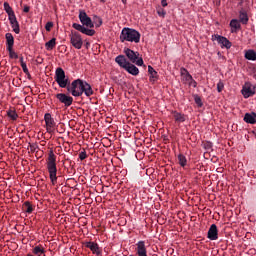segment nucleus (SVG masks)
I'll use <instances>...</instances> for the list:
<instances>
[{"label":"nucleus","mask_w":256,"mask_h":256,"mask_svg":"<svg viewBox=\"0 0 256 256\" xmlns=\"http://www.w3.org/2000/svg\"><path fill=\"white\" fill-rule=\"evenodd\" d=\"M189 85H191L192 87H197V81H195L194 79L192 81L189 82Z\"/></svg>","instance_id":"nucleus-41"},{"label":"nucleus","mask_w":256,"mask_h":256,"mask_svg":"<svg viewBox=\"0 0 256 256\" xmlns=\"http://www.w3.org/2000/svg\"><path fill=\"white\" fill-rule=\"evenodd\" d=\"M203 147L206 151H210V149H213V143L206 141L203 143Z\"/></svg>","instance_id":"nucleus-32"},{"label":"nucleus","mask_w":256,"mask_h":256,"mask_svg":"<svg viewBox=\"0 0 256 256\" xmlns=\"http://www.w3.org/2000/svg\"><path fill=\"white\" fill-rule=\"evenodd\" d=\"M184 71H186V73H187V70H186V69H184Z\"/></svg>","instance_id":"nucleus-50"},{"label":"nucleus","mask_w":256,"mask_h":256,"mask_svg":"<svg viewBox=\"0 0 256 256\" xmlns=\"http://www.w3.org/2000/svg\"><path fill=\"white\" fill-rule=\"evenodd\" d=\"M207 237L210 241H217L219 239V230L217 229V225L212 224L210 226Z\"/></svg>","instance_id":"nucleus-11"},{"label":"nucleus","mask_w":256,"mask_h":256,"mask_svg":"<svg viewBox=\"0 0 256 256\" xmlns=\"http://www.w3.org/2000/svg\"><path fill=\"white\" fill-rule=\"evenodd\" d=\"M23 63H25V62L23 61V56H20V65H23Z\"/></svg>","instance_id":"nucleus-45"},{"label":"nucleus","mask_w":256,"mask_h":256,"mask_svg":"<svg viewBox=\"0 0 256 256\" xmlns=\"http://www.w3.org/2000/svg\"><path fill=\"white\" fill-rule=\"evenodd\" d=\"M21 67L25 75H29V68H27V64L25 62H22Z\"/></svg>","instance_id":"nucleus-35"},{"label":"nucleus","mask_w":256,"mask_h":256,"mask_svg":"<svg viewBox=\"0 0 256 256\" xmlns=\"http://www.w3.org/2000/svg\"><path fill=\"white\" fill-rule=\"evenodd\" d=\"M11 27H14L15 25L19 24V21H17V16H10L9 18Z\"/></svg>","instance_id":"nucleus-30"},{"label":"nucleus","mask_w":256,"mask_h":256,"mask_svg":"<svg viewBox=\"0 0 256 256\" xmlns=\"http://www.w3.org/2000/svg\"><path fill=\"white\" fill-rule=\"evenodd\" d=\"M250 69H251L252 77H253L254 79H256V67H252V68H250Z\"/></svg>","instance_id":"nucleus-40"},{"label":"nucleus","mask_w":256,"mask_h":256,"mask_svg":"<svg viewBox=\"0 0 256 256\" xmlns=\"http://www.w3.org/2000/svg\"><path fill=\"white\" fill-rule=\"evenodd\" d=\"M86 95V97H91L95 92L93 91V88L91 87V84L87 83V81L83 82L82 87V95Z\"/></svg>","instance_id":"nucleus-15"},{"label":"nucleus","mask_w":256,"mask_h":256,"mask_svg":"<svg viewBox=\"0 0 256 256\" xmlns=\"http://www.w3.org/2000/svg\"><path fill=\"white\" fill-rule=\"evenodd\" d=\"M100 1H101V3H105L106 0H100Z\"/></svg>","instance_id":"nucleus-47"},{"label":"nucleus","mask_w":256,"mask_h":256,"mask_svg":"<svg viewBox=\"0 0 256 256\" xmlns=\"http://www.w3.org/2000/svg\"><path fill=\"white\" fill-rule=\"evenodd\" d=\"M92 23L96 25V27H100L103 25V19H101L99 16H94Z\"/></svg>","instance_id":"nucleus-28"},{"label":"nucleus","mask_w":256,"mask_h":256,"mask_svg":"<svg viewBox=\"0 0 256 256\" xmlns=\"http://www.w3.org/2000/svg\"><path fill=\"white\" fill-rule=\"evenodd\" d=\"M148 73L150 75L151 83H155V81H157V79H159V75L157 74V71L151 65L148 66Z\"/></svg>","instance_id":"nucleus-19"},{"label":"nucleus","mask_w":256,"mask_h":256,"mask_svg":"<svg viewBox=\"0 0 256 256\" xmlns=\"http://www.w3.org/2000/svg\"><path fill=\"white\" fill-rule=\"evenodd\" d=\"M33 253L34 255H43V253H45V249H43V246L39 245L33 249Z\"/></svg>","instance_id":"nucleus-27"},{"label":"nucleus","mask_w":256,"mask_h":256,"mask_svg":"<svg viewBox=\"0 0 256 256\" xmlns=\"http://www.w3.org/2000/svg\"><path fill=\"white\" fill-rule=\"evenodd\" d=\"M158 15H161V11H158Z\"/></svg>","instance_id":"nucleus-48"},{"label":"nucleus","mask_w":256,"mask_h":256,"mask_svg":"<svg viewBox=\"0 0 256 256\" xmlns=\"http://www.w3.org/2000/svg\"><path fill=\"white\" fill-rule=\"evenodd\" d=\"M212 37H213V41H217L222 48L225 47L226 49H231V41H229V39L218 34Z\"/></svg>","instance_id":"nucleus-10"},{"label":"nucleus","mask_w":256,"mask_h":256,"mask_svg":"<svg viewBox=\"0 0 256 256\" xmlns=\"http://www.w3.org/2000/svg\"><path fill=\"white\" fill-rule=\"evenodd\" d=\"M178 163L181 165L183 168L187 167V157L183 154L178 155Z\"/></svg>","instance_id":"nucleus-26"},{"label":"nucleus","mask_w":256,"mask_h":256,"mask_svg":"<svg viewBox=\"0 0 256 256\" xmlns=\"http://www.w3.org/2000/svg\"><path fill=\"white\" fill-rule=\"evenodd\" d=\"M244 121H245V123H249L250 125H255V123H256V113L255 112L246 113L244 115Z\"/></svg>","instance_id":"nucleus-17"},{"label":"nucleus","mask_w":256,"mask_h":256,"mask_svg":"<svg viewBox=\"0 0 256 256\" xmlns=\"http://www.w3.org/2000/svg\"><path fill=\"white\" fill-rule=\"evenodd\" d=\"M223 89H225V84H223V82L219 81L217 83V91H218V93H221V91H223Z\"/></svg>","instance_id":"nucleus-34"},{"label":"nucleus","mask_w":256,"mask_h":256,"mask_svg":"<svg viewBox=\"0 0 256 256\" xmlns=\"http://www.w3.org/2000/svg\"><path fill=\"white\" fill-rule=\"evenodd\" d=\"M39 148V146L35 145V144H31L30 145V151H32L33 153H35V151Z\"/></svg>","instance_id":"nucleus-38"},{"label":"nucleus","mask_w":256,"mask_h":256,"mask_svg":"<svg viewBox=\"0 0 256 256\" xmlns=\"http://www.w3.org/2000/svg\"><path fill=\"white\" fill-rule=\"evenodd\" d=\"M12 29L14 33H16V35H19V33H21V29L19 28V23L12 26Z\"/></svg>","instance_id":"nucleus-36"},{"label":"nucleus","mask_w":256,"mask_h":256,"mask_svg":"<svg viewBox=\"0 0 256 256\" xmlns=\"http://www.w3.org/2000/svg\"><path fill=\"white\" fill-rule=\"evenodd\" d=\"M192 80H193V76H191V74H189V72H187V74H186V81L191 83Z\"/></svg>","instance_id":"nucleus-39"},{"label":"nucleus","mask_w":256,"mask_h":256,"mask_svg":"<svg viewBox=\"0 0 256 256\" xmlns=\"http://www.w3.org/2000/svg\"><path fill=\"white\" fill-rule=\"evenodd\" d=\"M7 115L12 121H17V119L19 118V114H17V112L12 109L7 111Z\"/></svg>","instance_id":"nucleus-25"},{"label":"nucleus","mask_w":256,"mask_h":256,"mask_svg":"<svg viewBox=\"0 0 256 256\" xmlns=\"http://www.w3.org/2000/svg\"><path fill=\"white\" fill-rule=\"evenodd\" d=\"M52 27H53V22H47L45 25L46 31H51Z\"/></svg>","instance_id":"nucleus-37"},{"label":"nucleus","mask_w":256,"mask_h":256,"mask_svg":"<svg viewBox=\"0 0 256 256\" xmlns=\"http://www.w3.org/2000/svg\"><path fill=\"white\" fill-rule=\"evenodd\" d=\"M44 121L46 123L47 133H51V128L55 125V119H53L50 113H46L44 115Z\"/></svg>","instance_id":"nucleus-12"},{"label":"nucleus","mask_w":256,"mask_h":256,"mask_svg":"<svg viewBox=\"0 0 256 256\" xmlns=\"http://www.w3.org/2000/svg\"><path fill=\"white\" fill-rule=\"evenodd\" d=\"M241 93L244 99H249V97H253L256 93V85H253L251 82H245L242 86Z\"/></svg>","instance_id":"nucleus-7"},{"label":"nucleus","mask_w":256,"mask_h":256,"mask_svg":"<svg viewBox=\"0 0 256 256\" xmlns=\"http://www.w3.org/2000/svg\"><path fill=\"white\" fill-rule=\"evenodd\" d=\"M230 27H231V32L232 33H235V32H237V31H239V29H241V24H240V22H239V20H237V19H232L231 21H230Z\"/></svg>","instance_id":"nucleus-20"},{"label":"nucleus","mask_w":256,"mask_h":256,"mask_svg":"<svg viewBox=\"0 0 256 256\" xmlns=\"http://www.w3.org/2000/svg\"><path fill=\"white\" fill-rule=\"evenodd\" d=\"M27 75V79H29L30 81H31V79H33L32 77H31V73H29V71H28V74H26Z\"/></svg>","instance_id":"nucleus-44"},{"label":"nucleus","mask_w":256,"mask_h":256,"mask_svg":"<svg viewBox=\"0 0 256 256\" xmlns=\"http://www.w3.org/2000/svg\"><path fill=\"white\" fill-rule=\"evenodd\" d=\"M79 20L81 24L73 23L72 27L73 29H76V31H80V33H83L84 35H88V37H93L95 35V30H93V27H95V24L93 23V20H91V17L87 16L86 11H80L79 13ZM88 27V28H85Z\"/></svg>","instance_id":"nucleus-2"},{"label":"nucleus","mask_w":256,"mask_h":256,"mask_svg":"<svg viewBox=\"0 0 256 256\" xmlns=\"http://www.w3.org/2000/svg\"><path fill=\"white\" fill-rule=\"evenodd\" d=\"M115 61L119 65V67L124 69V71H127V73H129L130 75H133L134 77H137V75H139V68H137V66H135L133 62H129L125 55H118L115 58Z\"/></svg>","instance_id":"nucleus-4"},{"label":"nucleus","mask_w":256,"mask_h":256,"mask_svg":"<svg viewBox=\"0 0 256 256\" xmlns=\"http://www.w3.org/2000/svg\"><path fill=\"white\" fill-rule=\"evenodd\" d=\"M194 101L198 107H203V101L201 100V96L194 95Z\"/></svg>","instance_id":"nucleus-31"},{"label":"nucleus","mask_w":256,"mask_h":256,"mask_svg":"<svg viewBox=\"0 0 256 256\" xmlns=\"http://www.w3.org/2000/svg\"><path fill=\"white\" fill-rule=\"evenodd\" d=\"M161 5L162 7H167V0H162Z\"/></svg>","instance_id":"nucleus-43"},{"label":"nucleus","mask_w":256,"mask_h":256,"mask_svg":"<svg viewBox=\"0 0 256 256\" xmlns=\"http://www.w3.org/2000/svg\"><path fill=\"white\" fill-rule=\"evenodd\" d=\"M240 23H242V25H247V23H249V16L247 15V11H245V9H241L239 11V20Z\"/></svg>","instance_id":"nucleus-16"},{"label":"nucleus","mask_w":256,"mask_h":256,"mask_svg":"<svg viewBox=\"0 0 256 256\" xmlns=\"http://www.w3.org/2000/svg\"><path fill=\"white\" fill-rule=\"evenodd\" d=\"M56 99L60 101L64 105V107H71L73 105V97L65 94V93H58L56 95Z\"/></svg>","instance_id":"nucleus-9"},{"label":"nucleus","mask_w":256,"mask_h":256,"mask_svg":"<svg viewBox=\"0 0 256 256\" xmlns=\"http://www.w3.org/2000/svg\"><path fill=\"white\" fill-rule=\"evenodd\" d=\"M5 39H6V49L13 48V45H15V38L13 37V34L6 33Z\"/></svg>","instance_id":"nucleus-18"},{"label":"nucleus","mask_w":256,"mask_h":256,"mask_svg":"<svg viewBox=\"0 0 256 256\" xmlns=\"http://www.w3.org/2000/svg\"><path fill=\"white\" fill-rule=\"evenodd\" d=\"M87 152L85 151V150H83V151H81L80 153H79V159H80V161H85V159H87Z\"/></svg>","instance_id":"nucleus-33"},{"label":"nucleus","mask_w":256,"mask_h":256,"mask_svg":"<svg viewBox=\"0 0 256 256\" xmlns=\"http://www.w3.org/2000/svg\"><path fill=\"white\" fill-rule=\"evenodd\" d=\"M69 37L70 43L75 49H81V47H83V38L79 32L72 31Z\"/></svg>","instance_id":"nucleus-8"},{"label":"nucleus","mask_w":256,"mask_h":256,"mask_svg":"<svg viewBox=\"0 0 256 256\" xmlns=\"http://www.w3.org/2000/svg\"><path fill=\"white\" fill-rule=\"evenodd\" d=\"M30 9H31V7L25 5V6H24V9H23V12H24V13H29Z\"/></svg>","instance_id":"nucleus-42"},{"label":"nucleus","mask_w":256,"mask_h":256,"mask_svg":"<svg viewBox=\"0 0 256 256\" xmlns=\"http://www.w3.org/2000/svg\"><path fill=\"white\" fill-rule=\"evenodd\" d=\"M23 211H25V213H33V211H35V206H33V204H31V202L26 201L24 202L23 206H22Z\"/></svg>","instance_id":"nucleus-21"},{"label":"nucleus","mask_w":256,"mask_h":256,"mask_svg":"<svg viewBox=\"0 0 256 256\" xmlns=\"http://www.w3.org/2000/svg\"><path fill=\"white\" fill-rule=\"evenodd\" d=\"M245 59L248 61H256V52L255 50H247L244 55Z\"/></svg>","instance_id":"nucleus-22"},{"label":"nucleus","mask_w":256,"mask_h":256,"mask_svg":"<svg viewBox=\"0 0 256 256\" xmlns=\"http://www.w3.org/2000/svg\"><path fill=\"white\" fill-rule=\"evenodd\" d=\"M124 53L126 57L129 59V63H134L138 67H143V58L139 57V52H135L130 48H125Z\"/></svg>","instance_id":"nucleus-6"},{"label":"nucleus","mask_w":256,"mask_h":256,"mask_svg":"<svg viewBox=\"0 0 256 256\" xmlns=\"http://www.w3.org/2000/svg\"><path fill=\"white\" fill-rule=\"evenodd\" d=\"M47 169L52 185H57V156L53 150H50L48 154Z\"/></svg>","instance_id":"nucleus-3"},{"label":"nucleus","mask_w":256,"mask_h":256,"mask_svg":"<svg viewBox=\"0 0 256 256\" xmlns=\"http://www.w3.org/2000/svg\"><path fill=\"white\" fill-rule=\"evenodd\" d=\"M85 247L90 249L94 255H101V248H99V244L95 242H85Z\"/></svg>","instance_id":"nucleus-13"},{"label":"nucleus","mask_w":256,"mask_h":256,"mask_svg":"<svg viewBox=\"0 0 256 256\" xmlns=\"http://www.w3.org/2000/svg\"><path fill=\"white\" fill-rule=\"evenodd\" d=\"M171 114L173 115V118L175 120V123H185L187 121V116L181 112L172 111Z\"/></svg>","instance_id":"nucleus-14"},{"label":"nucleus","mask_w":256,"mask_h":256,"mask_svg":"<svg viewBox=\"0 0 256 256\" xmlns=\"http://www.w3.org/2000/svg\"><path fill=\"white\" fill-rule=\"evenodd\" d=\"M28 256H33V255H31V254H28Z\"/></svg>","instance_id":"nucleus-49"},{"label":"nucleus","mask_w":256,"mask_h":256,"mask_svg":"<svg viewBox=\"0 0 256 256\" xmlns=\"http://www.w3.org/2000/svg\"><path fill=\"white\" fill-rule=\"evenodd\" d=\"M124 5L127 4V0H121Z\"/></svg>","instance_id":"nucleus-46"},{"label":"nucleus","mask_w":256,"mask_h":256,"mask_svg":"<svg viewBox=\"0 0 256 256\" xmlns=\"http://www.w3.org/2000/svg\"><path fill=\"white\" fill-rule=\"evenodd\" d=\"M54 79L61 89H67L73 97H81L83 95V83L81 79H76L72 83L69 77H66L63 68H57L55 71Z\"/></svg>","instance_id":"nucleus-1"},{"label":"nucleus","mask_w":256,"mask_h":256,"mask_svg":"<svg viewBox=\"0 0 256 256\" xmlns=\"http://www.w3.org/2000/svg\"><path fill=\"white\" fill-rule=\"evenodd\" d=\"M56 45H57L56 38H52L51 40H49L48 42L45 43V47H46L47 51H53V49H55Z\"/></svg>","instance_id":"nucleus-23"},{"label":"nucleus","mask_w":256,"mask_h":256,"mask_svg":"<svg viewBox=\"0 0 256 256\" xmlns=\"http://www.w3.org/2000/svg\"><path fill=\"white\" fill-rule=\"evenodd\" d=\"M6 49L9 53L10 59H19V55H17V53L13 51V48H6Z\"/></svg>","instance_id":"nucleus-29"},{"label":"nucleus","mask_w":256,"mask_h":256,"mask_svg":"<svg viewBox=\"0 0 256 256\" xmlns=\"http://www.w3.org/2000/svg\"><path fill=\"white\" fill-rule=\"evenodd\" d=\"M120 41L121 43H125V41L139 43V41H141V33L133 28L125 27L120 33Z\"/></svg>","instance_id":"nucleus-5"},{"label":"nucleus","mask_w":256,"mask_h":256,"mask_svg":"<svg viewBox=\"0 0 256 256\" xmlns=\"http://www.w3.org/2000/svg\"><path fill=\"white\" fill-rule=\"evenodd\" d=\"M4 11L7 13L8 18L15 15V11H13V8H11V5H9L8 2H4Z\"/></svg>","instance_id":"nucleus-24"}]
</instances>
